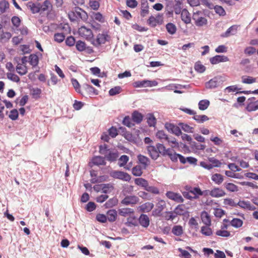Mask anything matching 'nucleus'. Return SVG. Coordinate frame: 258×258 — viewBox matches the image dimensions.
Wrapping results in <instances>:
<instances>
[{
    "label": "nucleus",
    "mask_w": 258,
    "mask_h": 258,
    "mask_svg": "<svg viewBox=\"0 0 258 258\" xmlns=\"http://www.w3.org/2000/svg\"><path fill=\"white\" fill-rule=\"evenodd\" d=\"M68 16L72 22L78 21L80 20L86 21L88 18L87 13L79 7H76L74 10L69 13Z\"/></svg>",
    "instance_id": "nucleus-1"
},
{
    "label": "nucleus",
    "mask_w": 258,
    "mask_h": 258,
    "mask_svg": "<svg viewBox=\"0 0 258 258\" xmlns=\"http://www.w3.org/2000/svg\"><path fill=\"white\" fill-rule=\"evenodd\" d=\"M224 81L223 77L217 76L207 82L205 83V87L208 89H215L222 85Z\"/></svg>",
    "instance_id": "nucleus-2"
},
{
    "label": "nucleus",
    "mask_w": 258,
    "mask_h": 258,
    "mask_svg": "<svg viewBox=\"0 0 258 258\" xmlns=\"http://www.w3.org/2000/svg\"><path fill=\"white\" fill-rule=\"evenodd\" d=\"M202 15L200 11H197L193 14L192 19L195 21V25L198 27L206 26L208 23L207 18Z\"/></svg>",
    "instance_id": "nucleus-3"
},
{
    "label": "nucleus",
    "mask_w": 258,
    "mask_h": 258,
    "mask_svg": "<svg viewBox=\"0 0 258 258\" xmlns=\"http://www.w3.org/2000/svg\"><path fill=\"white\" fill-rule=\"evenodd\" d=\"M78 34L81 37L90 41L93 40L94 37L92 30L85 26H81L79 28Z\"/></svg>",
    "instance_id": "nucleus-4"
},
{
    "label": "nucleus",
    "mask_w": 258,
    "mask_h": 258,
    "mask_svg": "<svg viewBox=\"0 0 258 258\" xmlns=\"http://www.w3.org/2000/svg\"><path fill=\"white\" fill-rule=\"evenodd\" d=\"M157 85L158 82L156 81L148 80L136 81L133 83L135 87H152L156 86Z\"/></svg>",
    "instance_id": "nucleus-5"
},
{
    "label": "nucleus",
    "mask_w": 258,
    "mask_h": 258,
    "mask_svg": "<svg viewBox=\"0 0 258 258\" xmlns=\"http://www.w3.org/2000/svg\"><path fill=\"white\" fill-rule=\"evenodd\" d=\"M165 128L168 132L177 136H179L181 135V131L180 127L173 123L166 122L165 124Z\"/></svg>",
    "instance_id": "nucleus-6"
},
{
    "label": "nucleus",
    "mask_w": 258,
    "mask_h": 258,
    "mask_svg": "<svg viewBox=\"0 0 258 258\" xmlns=\"http://www.w3.org/2000/svg\"><path fill=\"white\" fill-rule=\"evenodd\" d=\"M107 35L104 34H99L97 36V38L91 40L92 44L95 46H99L102 44H104L107 41Z\"/></svg>",
    "instance_id": "nucleus-7"
},
{
    "label": "nucleus",
    "mask_w": 258,
    "mask_h": 258,
    "mask_svg": "<svg viewBox=\"0 0 258 258\" xmlns=\"http://www.w3.org/2000/svg\"><path fill=\"white\" fill-rule=\"evenodd\" d=\"M110 175L114 178L125 181L128 180L129 179V175L127 173L120 171H112L110 172Z\"/></svg>",
    "instance_id": "nucleus-8"
},
{
    "label": "nucleus",
    "mask_w": 258,
    "mask_h": 258,
    "mask_svg": "<svg viewBox=\"0 0 258 258\" xmlns=\"http://www.w3.org/2000/svg\"><path fill=\"white\" fill-rule=\"evenodd\" d=\"M166 197L176 202L182 203L183 199L180 194L178 193L174 192L173 191H167L166 194Z\"/></svg>",
    "instance_id": "nucleus-9"
},
{
    "label": "nucleus",
    "mask_w": 258,
    "mask_h": 258,
    "mask_svg": "<svg viewBox=\"0 0 258 258\" xmlns=\"http://www.w3.org/2000/svg\"><path fill=\"white\" fill-rule=\"evenodd\" d=\"M255 97H251L248 99L249 103L246 107V110L249 112L255 111L258 109V100L254 101Z\"/></svg>",
    "instance_id": "nucleus-10"
},
{
    "label": "nucleus",
    "mask_w": 258,
    "mask_h": 258,
    "mask_svg": "<svg viewBox=\"0 0 258 258\" xmlns=\"http://www.w3.org/2000/svg\"><path fill=\"white\" fill-rule=\"evenodd\" d=\"M238 27L239 26L237 25L231 26L226 30L225 33H222L221 35V36L223 38H227L231 35H235L237 32Z\"/></svg>",
    "instance_id": "nucleus-11"
},
{
    "label": "nucleus",
    "mask_w": 258,
    "mask_h": 258,
    "mask_svg": "<svg viewBox=\"0 0 258 258\" xmlns=\"http://www.w3.org/2000/svg\"><path fill=\"white\" fill-rule=\"evenodd\" d=\"M229 61V58L225 55H217L210 58V61L213 64H217L221 62H226Z\"/></svg>",
    "instance_id": "nucleus-12"
},
{
    "label": "nucleus",
    "mask_w": 258,
    "mask_h": 258,
    "mask_svg": "<svg viewBox=\"0 0 258 258\" xmlns=\"http://www.w3.org/2000/svg\"><path fill=\"white\" fill-rule=\"evenodd\" d=\"M226 195L225 192L221 188L215 187L210 191V196L213 198H220Z\"/></svg>",
    "instance_id": "nucleus-13"
},
{
    "label": "nucleus",
    "mask_w": 258,
    "mask_h": 258,
    "mask_svg": "<svg viewBox=\"0 0 258 258\" xmlns=\"http://www.w3.org/2000/svg\"><path fill=\"white\" fill-rule=\"evenodd\" d=\"M153 207L154 204L153 203L147 202L139 206L138 211L143 213H147L151 211Z\"/></svg>",
    "instance_id": "nucleus-14"
},
{
    "label": "nucleus",
    "mask_w": 258,
    "mask_h": 258,
    "mask_svg": "<svg viewBox=\"0 0 258 258\" xmlns=\"http://www.w3.org/2000/svg\"><path fill=\"white\" fill-rule=\"evenodd\" d=\"M147 151L150 157L153 160H156L159 156L156 147L153 146H149L147 147Z\"/></svg>",
    "instance_id": "nucleus-15"
},
{
    "label": "nucleus",
    "mask_w": 258,
    "mask_h": 258,
    "mask_svg": "<svg viewBox=\"0 0 258 258\" xmlns=\"http://www.w3.org/2000/svg\"><path fill=\"white\" fill-rule=\"evenodd\" d=\"M140 224L144 228H147L150 225V219L147 215L141 214L139 218Z\"/></svg>",
    "instance_id": "nucleus-16"
},
{
    "label": "nucleus",
    "mask_w": 258,
    "mask_h": 258,
    "mask_svg": "<svg viewBox=\"0 0 258 258\" xmlns=\"http://www.w3.org/2000/svg\"><path fill=\"white\" fill-rule=\"evenodd\" d=\"M141 16L145 17L149 13V6L147 0H141Z\"/></svg>",
    "instance_id": "nucleus-17"
},
{
    "label": "nucleus",
    "mask_w": 258,
    "mask_h": 258,
    "mask_svg": "<svg viewBox=\"0 0 258 258\" xmlns=\"http://www.w3.org/2000/svg\"><path fill=\"white\" fill-rule=\"evenodd\" d=\"M132 120L137 124L140 123L143 119V115L138 111H134L132 114Z\"/></svg>",
    "instance_id": "nucleus-18"
},
{
    "label": "nucleus",
    "mask_w": 258,
    "mask_h": 258,
    "mask_svg": "<svg viewBox=\"0 0 258 258\" xmlns=\"http://www.w3.org/2000/svg\"><path fill=\"white\" fill-rule=\"evenodd\" d=\"M91 163L94 165H105L106 162L105 158L98 156H95L92 159Z\"/></svg>",
    "instance_id": "nucleus-19"
},
{
    "label": "nucleus",
    "mask_w": 258,
    "mask_h": 258,
    "mask_svg": "<svg viewBox=\"0 0 258 258\" xmlns=\"http://www.w3.org/2000/svg\"><path fill=\"white\" fill-rule=\"evenodd\" d=\"M27 6L33 14L37 13L41 11L40 4H35L32 2H29Z\"/></svg>",
    "instance_id": "nucleus-20"
},
{
    "label": "nucleus",
    "mask_w": 258,
    "mask_h": 258,
    "mask_svg": "<svg viewBox=\"0 0 258 258\" xmlns=\"http://www.w3.org/2000/svg\"><path fill=\"white\" fill-rule=\"evenodd\" d=\"M181 13V20L185 23L189 24L191 22L190 14L188 11L186 9L182 10Z\"/></svg>",
    "instance_id": "nucleus-21"
},
{
    "label": "nucleus",
    "mask_w": 258,
    "mask_h": 258,
    "mask_svg": "<svg viewBox=\"0 0 258 258\" xmlns=\"http://www.w3.org/2000/svg\"><path fill=\"white\" fill-rule=\"evenodd\" d=\"M174 213L176 215H185L188 214V212L185 209V206L184 205H179L177 206L174 210Z\"/></svg>",
    "instance_id": "nucleus-22"
},
{
    "label": "nucleus",
    "mask_w": 258,
    "mask_h": 258,
    "mask_svg": "<svg viewBox=\"0 0 258 258\" xmlns=\"http://www.w3.org/2000/svg\"><path fill=\"white\" fill-rule=\"evenodd\" d=\"M16 70L21 76L26 75L28 72L27 67L26 65L22 63H18L16 66Z\"/></svg>",
    "instance_id": "nucleus-23"
},
{
    "label": "nucleus",
    "mask_w": 258,
    "mask_h": 258,
    "mask_svg": "<svg viewBox=\"0 0 258 258\" xmlns=\"http://www.w3.org/2000/svg\"><path fill=\"white\" fill-rule=\"evenodd\" d=\"M202 222L207 226H210L211 220L209 214L206 211H203L201 215Z\"/></svg>",
    "instance_id": "nucleus-24"
},
{
    "label": "nucleus",
    "mask_w": 258,
    "mask_h": 258,
    "mask_svg": "<svg viewBox=\"0 0 258 258\" xmlns=\"http://www.w3.org/2000/svg\"><path fill=\"white\" fill-rule=\"evenodd\" d=\"M156 148L157 149L159 154H161L163 156H166L167 154L170 152V148L166 149L165 147L160 143H158L156 145Z\"/></svg>",
    "instance_id": "nucleus-25"
},
{
    "label": "nucleus",
    "mask_w": 258,
    "mask_h": 258,
    "mask_svg": "<svg viewBox=\"0 0 258 258\" xmlns=\"http://www.w3.org/2000/svg\"><path fill=\"white\" fill-rule=\"evenodd\" d=\"M212 180L217 184H221L224 180V177L220 173H215L211 177Z\"/></svg>",
    "instance_id": "nucleus-26"
},
{
    "label": "nucleus",
    "mask_w": 258,
    "mask_h": 258,
    "mask_svg": "<svg viewBox=\"0 0 258 258\" xmlns=\"http://www.w3.org/2000/svg\"><path fill=\"white\" fill-rule=\"evenodd\" d=\"M190 193L194 195V196H188L187 197L188 199H197L199 196H202L203 193L202 190L199 187H194L192 190L190 191Z\"/></svg>",
    "instance_id": "nucleus-27"
},
{
    "label": "nucleus",
    "mask_w": 258,
    "mask_h": 258,
    "mask_svg": "<svg viewBox=\"0 0 258 258\" xmlns=\"http://www.w3.org/2000/svg\"><path fill=\"white\" fill-rule=\"evenodd\" d=\"M117 212L115 210H110L107 212V219L110 222H114L116 219Z\"/></svg>",
    "instance_id": "nucleus-28"
},
{
    "label": "nucleus",
    "mask_w": 258,
    "mask_h": 258,
    "mask_svg": "<svg viewBox=\"0 0 258 258\" xmlns=\"http://www.w3.org/2000/svg\"><path fill=\"white\" fill-rule=\"evenodd\" d=\"M52 5L49 0H45L42 4H40L41 11L45 12L52 10Z\"/></svg>",
    "instance_id": "nucleus-29"
},
{
    "label": "nucleus",
    "mask_w": 258,
    "mask_h": 258,
    "mask_svg": "<svg viewBox=\"0 0 258 258\" xmlns=\"http://www.w3.org/2000/svg\"><path fill=\"white\" fill-rule=\"evenodd\" d=\"M192 118L199 123H202L209 119V118L206 115H197L196 113Z\"/></svg>",
    "instance_id": "nucleus-30"
},
{
    "label": "nucleus",
    "mask_w": 258,
    "mask_h": 258,
    "mask_svg": "<svg viewBox=\"0 0 258 258\" xmlns=\"http://www.w3.org/2000/svg\"><path fill=\"white\" fill-rule=\"evenodd\" d=\"M118 157V154L117 151H115V152L110 151L108 154H107L105 156V158L107 160L111 161V162L115 161Z\"/></svg>",
    "instance_id": "nucleus-31"
},
{
    "label": "nucleus",
    "mask_w": 258,
    "mask_h": 258,
    "mask_svg": "<svg viewBox=\"0 0 258 258\" xmlns=\"http://www.w3.org/2000/svg\"><path fill=\"white\" fill-rule=\"evenodd\" d=\"M156 136L162 143H164L168 139V136L162 130L158 131L156 133Z\"/></svg>",
    "instance_id": "nucleus-32"
},
{
    "label": "nucleus",
    "mask_w": 258,
    "mask_h": 258,
    "mask_svg": "<svg viewBox=\"0 0 258 258\" xmlns=\"http://www.w3.org/2000/svg\"><path fill=\"white\" fill-rule=\"evenodd\" d=\"M172 233L176 236H181L183 234V228L180 225L174 226L172 229Z\"/></svg>",
    "instance_id": "nucleus-33"
},
{
    "label": "nucleus",
    "mask_w": 258,
    "mask_h": 258,
    "mask_svg": "<svg viewBox=\"0 0 258 258\" xmlns=\"http://www.w3.org/2000/svg\"><path fill=\"white\" fill-rule=\"evenodd\" d=\"M135 182L137 185L143 187L144 189H145L148 184L147 180L142 178H136Z\"/></svg>",
    "instance_id": "nucleus-34"
},
{
    "label": "nucleus",
    "mask_w": 258,
    "mask_h": 258,
    "mask_svg": "<svg viewBox=\"0 0 258 258\" xmlns=\"http://www.w3.org/2000/svg\"><path fill=\"white\" fill-rule=\"evenodd\" d=\"M9 8V3L6 0L0 2V14H2L6 12V10Z\"/></svg>",
    "instance_id": "nucleus-35"
},
{
    "label": "nucleus",
    "mask_w": 258,
    "mask_h": 258,
    "mask_svg": "<svg viewBox=\"0 0 258 258\" xmlns=\"http://www.w3.org/2000/svg\"><path fill=\"white\" fill-rule=\"evenodd\" d=\"M198 105L200 110H205L209 107L210 105V101L207 99L202 100L200 101Z\"/></svg>",
    "instance_id": "nucleus-36"
},
{
    "label": "nucleus",
    "mask_w": 258,
    "mask_h": 258,
    "mask_svg": "<svg viewBox=\"0 0 258 258\" xmlns=\"http://www.w3.org/2000/svg\"><path fill=\"white\" fill-rule=\"evenodd\" d=\"M29 63L33 67L37 66L39 61L38 57L34 54H30L29 57Z\"/></svg>",
    "instance_id": "nucleus-37"
},
{
    "label": "nucleus",
    "mask_w": 258,
    "mask_h": 258,
    "mask_svg": "<svg viewBox=\"0 0 258 258\" xmlns=\"http://www.w3.org/2000/svg\"><path fill=\"white\" fill-rule=\"evenodd\" d=\"M210 226H202L201 229V232L205 236H211L213 234L212 230L209 227Z\"/></svg>",
    "instance_id": "nucleus-38"
},
{
    "label": "nucleus",
    "mask_w": 258,
    "mask_h": 258,
    "mask_svg": "<svg viewBox=\"0 0 258 258\" xmlns=\"http://www.w3.org/2000/svg\"><path fill=\"white\" fill-rule=\"evenodd\" d=\"M230 224L231 226L235 228H239L242 226L243 221L238 218H233L230 221Z\"/></svg>",
    "instance_id": "nucleus-39"
},
{
    "label": "nucleus",
    "mask_w": 258,
    "mask_h": 258,
    "mask_svg": "<svg viewBox=\"0 0 258 258\" xmlns=\"http://www.w3.org/2000/svg\"><path fill=\"white\" fill-rule=\"evenodd\" d=\"M166 28L167 32L171 35L175 34L176 31L175 25L171 23H167L166 25Z\"/></svg>",
    "instance_id": "nucleus-40"
},
{
    "label": "nucleus",
    "mask_w": 258,
    "mask_h": 258,
    "mask_svg": "<svg viewBox=\"0 0 258 258\" xmlns=\"http://www.w3.org/2000/svg\"><path fill=\"white\" fill-rule=\"evenodd\" d=\"M178 125L185 132L191 133L194 132V128L186 123L180 122Z\"/></svg>",
    "instance_id": "nucleus-41"
},
{
    "label": "nucleus",
    "mask_w": 258,
    "mask_h": 258,
    "mask_svg": "<svg viewBox=\"0 0 258 258\" xmlns=\"http://www.w3.org/2000/svg\"><path fill=\"white\" fill-rule=\"evenodd\" d=\"M242 82L244 84H250L256 82V79L250 76H242Z\"/></svg>",
    "instance_id": "nucleus-42"
},
{
    "label": "nucleus",
    "mask_w": 258,
    "mask_h": 258,
    "mask_svg": "<svg viewBox=\"0 0 258 258\" xmlns=\"http://www.w3.org/2000/svg\"><path fill=\"white\" fill-rule=\"evenodd\" d=\"M7 77L8 79L14 82L19 83L20 81V78L12 72L7 73Z\"/></svg>",
    "instance_id": "nucleus-43"
},
{
    "label": "nucleus",
    "mask_w": 258,
    "mask_h": 258,
    "mask_svg": "<svg viewBox=\"0 0 258 258\" xmlns=\"http://www.w3.org/2000/svg\"><path fill=\"white\" fill-rule=\"evenodd\" d=\"M225 187L229 191L235 192L238 191V186L232 183H225Z\"/></svg>",
    "instance_id": "nucleus-44"
},
{
    "label": "nucleus",
    "mask_w": 258,
    "mask_h": 258,
    "mask_svg": "<svg viewBox=\"0 0 258 258\" xmlns=\"http://www.w3.org/2000/svg\"><path fill=\"white\" fill-rule=\"evenodd\" d=\"M147 122L150 126H154L156 124V118L153 114L150 113L148 114Z\"/></svg>",
    "instance_id": "nucleus-45"
},
{
    "label": "nucleus",
    "mask_w": 258,
    "mask_h": 258,
    "mask_svg": "<svg viewBox=\"0 0 258 258\" xmlns=\"http://www.w3.org/2000/svg\"><path fill=\"white\" fill-rule=\"evenodd\" d=\"M132 174L136 176H140L142 175V169L140 165H137L133 167L132 170Z\"/></svg>",
    "instance_id": "nucleus-46"
},
{
    "label": "nucleus",
    "mask_w": 258,
    "mask_h": 258,
    "mask_svg": "<svg viewBox=\"0 0 258 258\" xmlns=\"http://www.w3.org/2000/svg\"><path fill=\"white\" fill-rule=\"evenodd\" d=\"M213 9L215 10V11L216 14H218L221 16H224L226 15V13L223 8L220 6H214Z\"/></svg>",
    "instance_id": "nucleus-47"
},
{
    "label": "nucleus",
    "mask_w": 258,
    "mask_h": 258,
    "mask_svg": "<svg viewBox=\"0 0 258 258\" xmlns=\"http://www.w3.org/2000/svg\"><path fill=\"white\" fill-rule=\"evenodd\" d=\"M50 79L47 82V85L48 86H50L51 85H55L58 82V79L56 76H55L53 74H51L50 75Z\"/></svg>",
    "instance_id": "nucleus-48"
},
{
    "label": "nucleus",
    "mask_w": 258,
    "mask_h": 258,
    "mask_svg": "<svg viewBox=\"0 0 258 258\" xmlns=\"http://www.w3.org/2000/svg\"><path fill=\"white\" fill-rule=\"evenodd\" d=\"M76 47L79 51H83L86 49V43L81 40L78 41L76 43Z\"/></svg>",
    "instance_id": "nucleus-49"
},
{
    "label": "nucleus",
    "mask_w": 258,
    "mask_h": 258,
    "mask_svg": "<svg viewBox=\"0 0 258 258\" xmlns=\"http://www.w3.org/2000/svg\"><path fill=\"white\" fill-rule=\"evenodd\" d=\"M166 156H169L173 162H176L178 159L179 154L174 152L173 150L170 149V152H169Z\"/></svg>",
    "instance_id": "nucleus-50"
},
{
    "label": "nucleus",
    "mask_w": 258,
    "mask_h": 258,
    "mask_svg": "<svg viewBox=\"0 0 258 258\" xmlns=\"http://www.w3.org/2000/svg\"><path fill=\"white\" fill-rule=\"evenodd\" d=\"M117 203L116 198H112L109 200L105 204L106 208H110L116 205Z\"/></svg>",
    "instance_id": "nucleus-51"
},
{
    "label": "nucleus",
    "mask_w": 258,
    "mask_h": 258,
    "mask_svg": "<svg viewBox=\"0 0 258 258\" xmlns=\"http://www.w3.org/2000/svg\"><path fill=\"white\" fill-rule=\"evenodd\" d=\"M138 159L139 162L143 164L145 167L148 164L149 159L146 156L142 155H139L138 156Z\"/></svg>",
    "instance_id": "nucleus-52"
},
{
    "label": "nucleus",
    "mask_w": 258,
    "mask_h": 258,
    "mask_svg": "<svg viewBox=\"0 0 258 258\" xmlns=\"http://www.w3.org/2000/svg\"><path fill=\"white\" fill-rule=\"evenodd\" d=\"M147 23L152 27H155L158 23V20L153 16H151L147 21Z\"/></svg>",
    "instance_id": "nucleus-53"
},
{
    "label": "nucleus",
    "mask_w": 258,
    "mask_h": 258,
    "mask_svg": "<svg viewBox=\"0 0 258 258\" xmlns=\"http://www.w3.org/2000/svg\"><path fill=\"white\" fill-rule=\"evenodd\" d=\"M64 38L65 36L62 33H55L54 35V41L58 43L62 42L64 40Z\"/></svg>",
    "instance_id": "nucleus-54"
},
{
    "label": "nucleus",
    "mask_w": 258,
    "mask_h": 258,
    "mask_svg": "<svg viewBox=\"0 0 258 258\" xmlns=\"http://www.w3.org/2000/svg\"><path fill=\"white\" fill-rule=\"evenodd\" d=\"M166 142H167L168 143V144L172 148L179 147V144L177 142V141L175 138L168 137V139L166 140Z\"/></svg>",
    "instance_id": "nucleus-55"
},
{
    "label": "nucleus",
    "mask_w": 258,
    "mask_h": 258,
    "mask_svg": "<svg viewBox=\"0 0 258 258\" xmlns=\"http://www.w3.org/2000/svg\"><path fill=\"white\" fill-rule=\"evenodd\" d=\"M71 82L72 84L75 88V90L79 93H81L82 94V93L81 92V89H80V85L78 81L74 78H73L71 79Z\"/></svg>",
    "instance_id": "nucleus-56"
},
{
    "label": "nucleus",
    "mask_w": 258,
    "mask_h": 258,
    "mask_svg": "<svg viewBox=\"0 0 258 258\" xmlns=\"http://www.w3.org/2000/svg\"><path fill=\"white\" fill-rule=\"evenodd\" d=\"M216 234L218 236L224 237H228L230 236V233L229 231H227L226 230H217L216 232Z\"/></svg>",
    "instance_id": "nucleus-57"
},
{
    "label": "nucleus",
    "mask_w": 258,
    "mask_h": 258,
    "mask_svg": "<svg viewBox=\"0 0 258 258\" xmlns=\"http://www.w3.org/2000/svg\"><path fill=\"white\" fill-rule=\"evenodd\" d=\"M195 70L200 73H204L206 70V67L201 63H196L195 65Z\"/></svg>",
    "instance_id": "nucleus-58"
},
{
    "label": "nucleus",
    "mask_w": 258,
    "mask_h": 258,
    "mask_svg": "<svg viewBox=\"0 0 258 258\" xmlns=\"http://www.w3.org/2000/svg\"><path fill=\"white\" fill-rule=\"evenodd\" d=\"M182 3L180 1H176L175 4L173 6L174 12L176 14H179L182 11H181V7Z\"/></svg>",
    "instance_id": "nucleus-59"
},
{
    "label": "nucleus",
    "mask_w": 258,
    "mask_h": 258,
    "mask_svg": "<svg viewBox=\"0 0 258 258\" xmlns=\"http://www.w3.org/2000/svg\"><path fill=\"white\" fill-rule=\"evenodd\" d=\"M148 192H151L154 194H158L159 193V189L158 188L153 186H149V184H148L147 187L145 189Z\"/></svg>",
    "instance_id": "nucleus-60"
},
{
    "label": "nucleus",
    "mask_w": 258,
    "mask_h": 258,
    "mask_svg": "<svg viewBox=\"0 0 258 258\" xmlns=\"http://www.w3.org/2000/svg\"><path fill=\"white\" fill-rule=\"evenodd\" d=\"M18 111L17 109H14L12 110L9 115V117L13 120H16L18 117Z\"/></svg>",
    "instance_id": "nucleus-61"
},
{
    "label": "nucleus",
    "mask_w": 258,
    "mask_h": 258,
    "mask_svg": "<svg viewBox=\"0 0 258 258\" xmlns=\"http://www.w3.org/2000/svg\"><path fill=\"white\" fill-rule=\"evenodd\" d=\"M128 160V158L126 155L121 156L118 160V165L119 166H123Z\"/></svg>",
    "instance_id": "nucleus-62"
},
{
    "label": "nucleus",
    "mask_w": 258,
    "mask_h": 258,
    "mask_svg": "<svg viewBox=\"0 0 258 258\" xmlns=\"http://www.w3.org/2000/svg\"><path fill=\"white\" fill-rule=\"evenodd\" d=\"M12 23L13 26L18 28L20 26L21 24V19L17 16H14L11 19Z\"/></svg>",
    "instance_id": "nucleus-63"
},
{
    "label": "nucleus",
    "mask_w": 258,
    "mask_h": 258,
    "mask_svg": "<svg viewBox=\"0 0 258 258\" xmlns=\"http://www.w3.org/2000/svg\"><path fill=\"white\" fill-rule=\"evenodd\" d=\"M178 250L180 252L179 256L184 258H190L191 255L187 250L182 249L181 248H178Z\"/></svg>",
    "instance_id": "nucleus-64"
}]
</instances>
